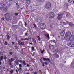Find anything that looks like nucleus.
Listing matches in <instances>:
<instances>
[{"mask_svg":"<svg viewBox=\"0 0 74 74\" xmlns=\"http://www.w3.org/2000/svg\"><path fill=\"white\" fill-rule=\"evenodd\" d=\"M11 4H12V3H10H10H9V4H8L5 7V5L3 4H0V10H3L4 7H5V8H8V7H11Z\"/></svg>","mask_w":74,"mask_h":74,"instance_id":"nucleus-1","label":"nucleus"},{"mask_svg":"<svg viewBox=\"0 0 74 74\" xmlns=\"http://www.w3.org/2000/svg\"><path fill=\"white\" fill-rule=\"evenodd\" d=\"M71 35V33L70 32H67L65 36V38L66 40H67L69 38L70 36Z\"/></svg>","mask_w":74,"mask_h":74,"instance_id":"nucleus-2","label":"nucleus"},{"mask_svg":"<svg viewBox=\"0 0 74 74\" xmlns=\"http://www.w3.org/2000/svg\"><path fill=\"white\" fill-rule=\"evenodd\" d=\"M40 27L42 30H44L46 28V25L44 23H42L40 24Z\"/></svg>","mask_w":74,"mask_h":74,"instance_id":"nucleus-3","label":"nucleus"},{"mask_svg":"<svg viewBox=\"0 0 74 74\" xmlns=\"http://www.w3.org/2000/svg\"><path fill=\"white\" fill-rule=\"evenodd\" d=\"M55 16V14L53 12H50L49 15V17L50 19H53Z\"/></svg>","mask_w":74,"mask_h":74,"instance_id":"nucleus-4","label":"nucleus"},{"mask_svg":"<svg viewBox=\"0 0 74 74\" xmlns=\"http://www.w3.org/2000/svg\"><path fill=\"white\" fill-rule=\"evenodd\" d=\"M5 15V19L8 21L10 20V16H9V14H6L4 15Z\"/></svg>","mask_w":74,"mask_h":74,"instance_id":"nucleus-5","label":"nucleus"},{"mask_svg":"<svg viewBox=\"0 0 74 74\" xmlns=\"http://www.w3.org/2000/svg\"><path fill=\"white\" fill-rule=\"evenodd\" d=\"M58 16H57V18L59 20H60V19H61L62 18V16H63V14L62 13H61L60 14H58Z\"/></svg>","mask_w":74,"mask_h":74,"instance_id":"nucleus-6","label":"nucleus"},{"mask_svg":"<svg viewBox=\"0 0 74 74\" xmlns=\"http://www.w3.org/2000/svg\"><path fill=\"white\" fill-rule=\"evenodd\" d=\"M51 4L50 2H47V8L48 10L51 9Z\"/></svg>","mask_w":74,"mask_h":74,"instance_id":"nucleus-7","label":"nucleus"},{"mask_svg":"<svg viewBox=\"0 0 74 74\" xmlns=\"http://www.w3.org/2000/svg\"><path fill=\"white\" fill-rule=\"evenodd\" d=\"M68 45L70 47H74V42H71L70 43H68Z\"/></svg>","mask_w":74,"mask_h":74,"instance_id":"nucleus-8","label":"nucleus"},{"mask_svg":"<svg viewBox=\"0 0 74 74\" xmlns=\"http://www.w3.org/2000/svg\"><path fill=\"white\" fill-rule=\"evenodd\" d=\"M50 43L51 45H53L54 44H56V41L53 40H51L50 42Z\"/></svg>","mask_w":74,"mask_h":74,"instance_id":"nucleus-9","label":"nucleus"},{"mask_svg":"<svg viewBox=\"0 0 74 74\" xmlns=\"http://www.w3.org/2000/svg\"><path fill=\"white\" fill-rule=\"evenodd\" d=\"M65 31H62L61 32V35L62 37H63L64 36V34H65Z\"/></svg>","mask_w":74,"mask_h":74,"instance_id":"nucleus-10","label":"nucleus"},{"mask_svg":"<svg viewBox=\"0 0 74 74\" xmlns=\"http://www.w3.org/2000/svg\"><path fill=\"white\" fill-rule=\"evenodd\" d=\"M60 26L61 25H66L67 24H68V22L67 21L66 23H65L63 22H60Z\"/></svg>","mask_w":74,"mask_h":74,"instance_id":"nucleus-11","label":"nucleus"},{"mask_svg":"<svg viewBox=\"0 0 74 74\" xmlns=\"http://www.w3.org/2000/svg\"><path fill=\"white\" fill-rule=\"evenodd\" d=\"M70 41H73L74 40V36L73 35H71L69 38Z\"/></svg>","mask_w":74,"mask_h":74,"instance_id":"nucleus-12","label":"nucleus"},{"mask_svg":"<svg viewBox=\"0 0 74 74\" xmlns=\"http://www.w3.org/2000/svg\"><path fill=\"white\" fill-rule=\"evenodd\" d=\"M18 44L20 45H24V42H18Z\"/></svg>","mask_w":74,"mask_h":74,"instance_id":"nucleus-13","label":"nucleus"},{"mask_svg":"<svg viewBox=\"0 0 74 74\" xmlns=\"http://www.w3.org/2000/svg\"><path fill=\"white\" fill-rule=\"evenodd\" d=\"M29 8H32V10H34V9L35 8V6L33 5H31V6H29Z\"/></svg>","mask_w":74,"mask_h":74,"instance_id":"nucleus-14","label":"nucleus"},{"mask_svg":"<svg viewBox=\"0 0 74 74\" xmlns=\"http://www.w3.org/2000/svg\"><path fill=\"white\" fill-rule=\"evenodd\" d=\"M49 48L50 49H54V46H53V45H49Z\"/></svg>","mask_w":74,"mask_h":74,"instance_id":"nucleus-15","label":"nucleus"},{"mask_svg":"<svg viewBox=\"0 0 74 74\" xmlns=\"http://www.w3.org/2000/svg\"><path fill=\"white\" fill-rule=\"evenodd\" d=\"M26 3L27 4H28V5H29L30 4V3H31V1H30V0H26Z\"/></svg>","mask_w":74,"mask_h":74,"instance_id":"nucleus-16","label":"nucleus"},{"mask_svg":"<svg viewBox=\"0 0 74 74\" xmlns=\"http://www.w3.org/2000/svg\"><path fill=\"white\" fill-rule=\"evenodd\" d=\"M47 40H48L49 39H50V37H49V34H47Z\"/></svg>","mask_w":74,"mask_h":74,"instance_id":"nucleus-17","label":"nucleus"},{"mask_svg":"<svg viewBox=\"0 0 74 74\" xmlns=\"http://www.w3.org/2000/svg\"><path fill=\"white\" fill-rule=\"evenodd\" d=\"M69 25L70 26V27H74V24L71 23H69Z\"/></svg>","mask_w":74,"mask_h":74,"instance_id":"nucleus-18","label":"nucleus"},{"mask_svg":"<svg viewBox=\"0 0 74 74\" xmlns=\"http://www.w3.org/2000/svg\"><path fill=\"white\" fill-rule=\"evenodd\" d=\"M32 41L34 42V45H35L36 44V40H35V39L34 38H32Z\"/></svg>","mask_w":74,"mask_h":74,"instance_id":"nucleus-19","label":"nucleus"},{"mask_svg":"<svg viewBox=\"0 0 74 74\" xmlns=\"http://www.w3.org/2000/svg\"><path fill=\"white\" fill-rule=\"evenodd\" d=\"M14 58H11L10 60L9 59V61L10 62H12L13 61H14Z\"/></svg>","mask_w":74,"mask_h":74,"instance_id":"nucleus-20","label":"nucleus"},{"mask_svg":"<svg viewBox=\"0 0 74 74\" xmlns=\"http://www.w3.org/2000/svg\"><path fill=\"white\" fill-rule=\"evenodd\" d=\"M15 63L16 65H19V62L18 61H15Z\"/></svg>","mask_w":74,"mask_h":74,"instance_id":"nucleus-21","label":"nucleus"},{"mask_svg":"<svg viewBox=\"0 0 74 74\" xmlns=\"http://www.w3.org/2000/svg\"><path fill=\"white\" fill-rule=\"evenodd\" d=\"M40 3H42L44 2V1H45V0H37Z\"/></svg>","mask_w":74,"mask_h":74,"instance_id":"nucleus-22","label":"nucleus"},{"mask_svg":"<svg viewBox=\"0 0 74 74\" xmlns=\"http://www.w3.org/2000/svg\"><path fill=\"white\" fill-rule=\"evenodd\" d=\"M55 56L56 58H59V56L57 54H56Z\"/></svg>","mask_w":74,"mask_h":74,"instance_id":"nucleus-23","label":"nucleus"},{"mask_svg":"<svg viewBox=\"0 0 74 74\" xmlns=\"http://www.w3.org/2000/svg\"><path fill=\"white\" fill-rule=\"evenodd\" d=\"M22 63L23 64V66H26V64L25 63V60L23 61Z\"/></svg>","mask_w":74,"mask_h":74,"instance_id":"nucleus-24","label":"nucleus"},{"mask_svg":"<svg viewBox=\"0 0 74 74\" xmlns=\"http://www.w3.org/2000/svg\"><path fill=\"white\" fill-rule=\"evenodd\" d=\"M31 49L32 51H35V49H34V47L32 46L31 47Z\"/></svg>","mask_w":74,"mask_h":74,"instance_id":"nucleus-25","label":"nucleus"},{"mask_svg":"<svg viewBox=\"0 0 74 74\" xmlns=\"http://www.w3.org/2000/svg\"><path fill=\"white\" fill-rule=\"evenodd\" d=\"M37 38L38 39V41H41V39H40V36H37Z\"/></svg>","mask_w":74,"mask_h":74,"instance_id":"nucleus-26","label":"nucleus"},{"mask_svg":"<svg viewBox=\"0 0 74 74\" xmlns=\"http://www.w3.org/2000/svg\"><path fill=\"white\" fill-rule=\"evenodd\" d=\"M29 40V38L27 39V38H25V39H21L22 41H24V40Z\"/></svg>","mask_w":74,"mask_h":74,"instance_id":"nucleus-27","label":"nucleus"},{"mask_svg":"<svg viewBox=\"0 0 74 74\" xmlns=\"http://www.w3.org/2000/svg\"><path fill=\"white\" fill-rule=\"evenodd\" d=\"M44 64H47V62H45L43 63L42 66L43 67H44V66H45V65H44Z\"/></svg>","mask_w":74,"mask_h":74,"instance_id":"nucleus-28","label":"nucleus"},{"mask_svg":"<svg viewBox=\"0 0 74 74\" xmlns=\"http://www.w3.org/2000/svg\"><path fill=\"white\" fill-rule=\"evenodd\" d=\"M19 24L21 26H22V21H19Z\"/></svg>","mask_w":74,"mask_h":74,"instance_id":"nucleus-29","label":"nucleus"},{"mask_svg":"<svg viewBox=\"0 0 74 74\" xmlns=\"http://www.w3.org/2000/svg\"><path fill=\"white\" fill-rule=\"evenodd\" d=\"M7 39L8 40H9V39H10V36H9V35H7Z\"/></svg>","mask_w":74,"mask_h":74,"instance_id":"nucleus-30","label":"nucleus"},{"mask_svg":"<svg viewBox=\"0 0 74 74\" xmlns=\"http://www.w3.org/2000/svg\"><path fill=\"white\" fill-rule=\"evenodd\" d=\"M71 66L72 68H74V64H71Z\"/></svg>","mask_w":74,"mask_h":74,"instance_id":"nucleus-31","label":"nucleus"},{"mask_svg":"<svg viewBox=\"0 0 74 74\" xmlns=\"http://www.w3.org/2000/svg\"><path fill=\"white\" fill-rule=\"evenodd\" d=\"M3 10L5 12H7V8H5Z\"/></svg>","mask_w":74,"mask_h":74,"instance_id":"nucleus-32","label":"nucleus"},{"mask_svg":"<svg viewBox=\"0 0 74 74\" xmlns=\"http://www.w3.org/2000/svg\"><path fill=\"white\" fill-rule=\"evenodd\" d=\"M41 51V53H43L44 52V51H45L44 50V49H43L42 51L41 50H40Z\"/></svg>","mask_w":74,"mask_h":74,"instance_id":"nucleus-33","label":"nucleus"},{"mask_svg":"<svg viewBox=\"0 0 74 74\" xmlns=\"http://www.w3.org/2000/svg\"><path fill=\"white\" fill-rule=\"evenodd\" d=\"M3 58H4V57H3V56H1L0 57V59L1 60H3Z\"/></svg>","mask_w":74,"mask_h":74,"instance_id":"nucleus-34","label":"nucleus"},{"mask_svg":"<svg viewBox=\"0 0 74 74\" xmlns=\"http://www.w3.org/2000/svg\"><path fill=\"white\" fill-rule=\"evenodd\" d=\"M14 14L16 16H18L19 14V13H16Z\"/></svg>","mask_w":74,"mask_h":74,"instance_id":"nucleus-35","label":"nucleus"},{"mask_svg":"<svg viewBox=\"0 0 74 74\" xmlns=\"http://www.w3.org/2000/svg\"><path fill=\"white\" fill-rule=\"evenodd\" d=\"M56 52H58V53H59V51L58 50V49H56Z\"/></svg>","mask_w":74,"mask_h":74,"instance_id":"nucleus-36","label":"nucleus"},{"mask_svg":"<svg viewBox=\"0 0 74 74\" xmlns=\"http://www.w3.org/2000/svg\"><path fill=\"white\" fill-rule=\"evenodd\" d=\"M68 1L69 3H71V2H72V0H68Z\"/></svg>","mask_w":74,"mask_h":74,"instance_id":"nucleus-37","label":"nucleus"},{"mask_svg":"<svg viewBox=\"0 0 74 74\" xmlns=\"http://www.w3.org/2000/svg\"><path fill=\"white\" fill-rule=\"evenodd\" d=\"M13 72H14V71L12 70L10 71V73H11V74H12V73H13Z\"/></svg>","mask_w":74,"mask_h":74,"instance_id":"nucleus-38","label":"nucleus"},{"mask_svg":"<svg viewBox=\"0 0 74 74\" xmlns=\"http://www.w3.org/2000/svg\"><path fill=\"white\" fill-rule=\"evenodd\" d=\"M43 59L44 60V61H47V58H43Z\"/></svg>","mask_w":74,"mask_h":74,"instance_id":"nucleus-39","label":"nucleus"},{"mask_svg":"<svg viewBox=\"0 0 74 74\" xmlns=\"http://www.w3.org/2000/svg\"><path fill=\"white\" fill-rule=\"evenodd\" d=\"M47 60H48V61H49V62H51V60H50V59L48 58H47Z\"/></svg>","mask_w":74,"mask_h":74,"instance_id":"nucleus-40","label":"nucleus"},{"mask_svg":"<svg viewBox=\"0 0 74 74\" xmlns=\"http://www.w3.org/2000/svg\"><path fill=\"white\" fill-rule=\"evenodd\" d=\"M19 67H20V68L22 67V65L21 64H20L19 65Z\"/></svg>","mask_w":74,"mask_h":74,"instance_id":"nucleus-41","label":"nucleus"},{"mask_svg":"<svg viewBox=\"0 0 74 74\" xmlns=\"http://www.w3.org/2000/svg\"><path fill=\"white\" fill-rule=\"evenodd\" d=\"M38 20H39V18H36L35 19V20L36 21H38Z\"/></svg>","mask_w":74,"mask_h":74,"instance_id":"nucleus-42","label":"nucleus"},{"mask_svg":"<svg viewBox=\"0 0 74 74\" xmlns=\"http://www.w3.org/2000/svg\"><path fill=\"white\" fill-rule=\"evenodd\" d=\"M4 45H7V42H6V41H5V43L4 44Z\"/></svg>","mask_w":74,"mask_h":74,"instance_id":"nucleus-43","label":"nucleus"},{"mask_svg":"<svg viewBox=\"0 0 74 74\" xmlns=\"http://www.w3.org/2000/svg\"><path fill=\"white\" fill-rule=\"evenodd\" d=\"M10 67L12 69V68H13V65H12V64L11 65Z\"/></svg>","mask_w":74,"mask_h":74,"instance_id":"nucleus-44","label":"nucleus"},{"mask_svg":"<svg viewBox=\"0 0 74 74\" xmlns=\"http://www.w3.org/2000/svg\"><path fill=\"white\" fill-rule=\"evenodd\" d=\"M9 53L10 55H12L13 53H12V52H10Z\"/></svg>","mask_w":74,"mask_h":74,"instance_id":"nucleus-45","label":"nucleus"},{"mask_svg":"<svg viewBox=\"0 0 74 74\" xmlns=\"http://www.w3.org/2000/svg\"><path fill=\"white\" fill-rule=\"evenodd\" d=\"M33 25H34V27H36V24H34Z\"/></svg>","mask_w":74,"mask_h":74,"instance_id":"nucleus-46","label":"nucleus"},{"mask_svg":"<svg viewBox=\"0 0 74 74\" xmlns=\"http://www.w3.org/2000/svg\"><path fill=\"white\" fill-rule=\"evenodd\" d=\"M19 62H20V63H22L23 62V61H22V60H19Z\"/></svg>","mask_w":74,"mask_h":74,"instance_id":"nucleus-47","label":"nucleus"},{"mask_svg":"<svg viewBox=\"0 0 74 74\" xmlns=\"http://www.w3.org/2000/svg\"><path fill=\"white\" fill-rule=\"evenodd\" d=\"M50 27L52 28V24H51V25H50Z\"/></svg>","mask_w":74,"mask_h":74,"instance_id":"nucleus-48","label":"nucleus"},{"mask_svg":"<svg viewBox=\"0 0 74 74\" xmlns=\"http://www.w3.org/2000/svg\"><path fill=\"white\" fill-rule=\"evenodd\" d=\"M25 26H27V23L26 22H25Z\"/></svg>","mask_w":74,"mask_h":74,"instance_id":"nucleus-49","label":"nucleus"},{"mask_svg":"<svg viewBox=\"0 0 74 74\" xmlns=\"http://www.w3.org/2000/svg\"><path fill=\"white\" fill-rule=\"evenodd\" d=\"M14 0H9V1L10 2H11V1H12Z\"/></svg>","mask_w":74,"mask_h":74,"instance_id":"nucleus-50","label":"nucleus"},{"mask_svg":"<svg viewBox=\"0 0 74 74\" xmlns=\"http://www.w3.org/2000/svg\"><path fill=\"white\" fill-rule=\"evenodd\" d=\"M11 65V62H10L9 64V66H10Z\"/></svg>","mask_w":74,"mask_h":74,"instance_id":"nucleus-51","label":"nucleus"},{"mask_svg":"<svg viewBox=\"0 0 74 74\" xmlns=\"http://www.w3.org/2000/svg\"><path fill=\"white\" fill-rule=\"evenodd\" d=\"M12 43L13 45H14V44H15V42H12Z\"/></svg>","mask_w":74,"mask_h":74,"instance_id":"nucleus-52","label":"nucleus"},{"mask_svg":"<svg viewBox=\"0 0 74 74\" xmlns=\"http://www.w3.org/2000/svg\"><path fill=\"white\" fill-rule=\"evenodd\" d=\"M4 59H5V60H6V59H7V58L6 57H4Z\"/></svg>","mask_w":74,"mask_h":74,"instance_id":"nucleus-53","label":"nucleus"},{"mask_svg":"<svg viewBox=\"0 0 74 74\" xmlns=\"http://www.w3.org/2000/svg\"><path fill=\"white\" fill-rule=\"evenodd\" d=\"M16 73H17V74H18V71H17V70H16Z\"/></svg>","mask_w":74,"mask_h":74,"instance_id":"nucleus-54","label":"nucleus"},{"mask_svg":"<svg viewBox=\"0 0 74 74\" xmlns=\"http://www.w3.org/2000/svg\"><path fill=\"white\" fill-rule=\"evenodd\" d=\"M27 33H26L25 34V36H27Z\"/></svg>","mask_w":74,"mask_h":74,"instance_id":"nucleus-55","label":"nucleus"},{"mask_svg":"<svg viewBox=\"0 0 74 74\" xmlns=\"http://www.w3.org/2000/svg\"><path fill=\"white\" fill-rule=\"evenodd\" d=\"M16 40H17L18 38H17V37L16 36Z\"/></svg>","mask_w":74,"mask_h":74,"instance_id":"nucleus-56","label":"nucleus"},{"mask_svg":"<svg viewBox=\"0 0 74 74\" xmlns=\"http://www.w3.org/2000/svg\"><path fill=\"white\" fill-rule=\"evenodd\" d=\"M69 14H67L66 15V16L67 18H68L69 17Z\"/></svg>","mask_w":74,"mask_h":74,"instance_id":"nucleus-57","label":"nucleus"},{"mask_svg":"<svg viewBox=\"0 0 74 74\" xmlns=\"http://www.w3.org/2000/svg\"><path fill=\"white\" fill-rule=\"evenodd\" d=\"M44 35H45V37H47V34H44Z\"/></svg>","mask_w":74,"mask_h":74,"instance_id":"nucleus-58","label":"nucleus"},{"mask_svg":"<svg viewBox=\"0 0 74 74\" xmlns=\"http://www.w3.org/2000/svg\"><path fill=\"white\" fill-rule=\"evenodd\" d=\"M27 67H30V65L29 64H27Z\"/></svg>","mask_w":74,"mask_h":74,"instance_id":"nucleus-59","label":"nucleus"},{"mask_svg":"<svg viewBox=\"0 0 74 74\" xmlns=\"http://www.w3.org/2000/svg\"><path fill=\"white\" fill-rule=\"evenodd\" d=\"M1 19L2 20H4V18L3 17Z\"/></svg>","mask_w":74,"mask_h":74,"instance_id":"nucleus-60","label":"nucleus"},{"mask_svg":"<svg viewBox=\"0 0 74 74\" xmlns=\"http://www.w3.org/2000/svg\"><path fill=\"white\" fill-rule=\"evenodd\" d=\"M22 68H21L19 69V70H22Z\"/></svg>","mask_w":74,"mask_h":74,"instance_id":"nucleus-61","label":"nucleus"},{"mask_svg":"<svg viewBox=\"0 0 74 74\" xmlns=\"http://www.w3.org/2000/svg\"><path fill=\"white\" fill-rule=\"evenodd\" d=\"M21 51H23V49H21Z\"/></svg>","mask_w":74,"mask_h":74,"instance_id":"nucleus-62","label":"nucleus"},{"mask_svg":"<svg viewBox=\"0 0 74 74\" xmlns=\"http://www.w3.org/2000/svg\"><path fill=\"white\" fill-rule=\"evenodd\" d=\"M7 71H9V70L8 69H7Z\"/></svg>","mask_w":74,"mask_h":74,"instance_id":"nucleus-63","label":"nucleus"},{"mask_svg":"<svg viewBox=\"0 0 74 74\" xmlns=\"http://www.w3.org/2000/svg\"><path fill=\"white\" fill-rule=\"evenodd\" d=\"M34 74H37V73H34Z\"/></svg>","mask_w":74,"mask_h":74,"instance_id":"nucleus-64","label":"nucleus"}]
</instances>
